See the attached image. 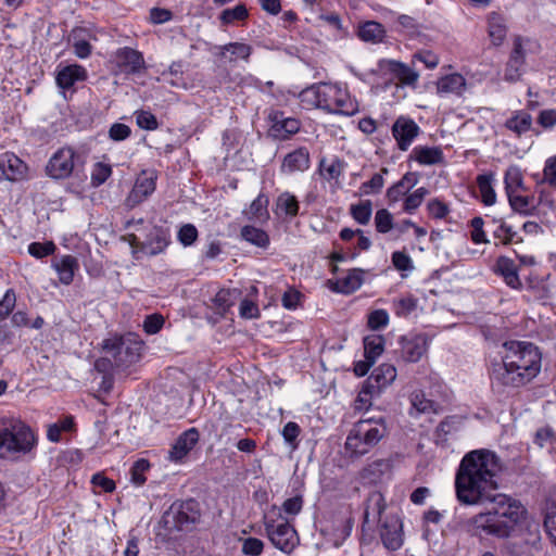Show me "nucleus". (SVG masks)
Here are the masks:
<instances>
[{
  "instance_id": "45",
  "label": "nucleus",
  "mask_w": 556,
  "mask_h": 556,
  "mask_svg": "<svg viewBox=\"0 0 556 556\" xmlns=\"http://www.w3.org/2000/svg\"><path fill=\"white\" fill-rule=\"evenodd\" d=\"M375 226L378 232L387 233L393 228V216L386 210L381 208L376 212Z\"/></svg>"
},
{
  "instance_id": "47",
  "label": "nucleus",
  "mask_w": 556,
  "mask_h": 556,
  "mask_svg": "<svg viewBox=\"0 0 556 556\" xmlns=\"http://www.w3.org/2000/svg\"><path fill=\"white\" fill-rule=\"evenodd\" d=\"M150 468V463L147 459H138L134 463L130 469L131 482L138 486L146 482L144 472Z\"/></svg>"
},
{
  "instance_id": "38",
  "label": "nucleus",
  "mask_w": 556,
  "mask_h": 556,
  "mask_svg": "<svg viewBox=\"0 0 556 556\" xmlns=\"http://www.w3.org/2000/svg\"><path fill=\"white\" fill-rule=\"evenodd\" d=\"M383 174H388L386 167L381 168L380 173H376L370 180L363 182L359 187L361 194L369 195L379 193L384 185Z\"/></svg>"
},
{
  "instance_id": "37",
  "label": "nucleus",
  "mask_w": 556,
  "mask_h": 556,
  "mask_svg": "<svg viewBox=\"0 0 556 556\" xmlns=\"http://www.w3.org/2000/svg\"><path fill=\"white\" fill-rule=\"evenodd\" d=\"M383 28L377 22H366L359 27L358 36L364 41H379L383 37Z\"/></svg>"
},
{
  "instance_id": "19",
  "label": "nucleus",
  "mask_w": 556,
  "mask_h": 556,
  "mask_svg": "<svg viewBox=\"0 0 556 556\" xmlns=\"http://www.w3.org/2000/svg\"><path fill=\"white\" fill-rule=\"evenodd\" d=\"M199 431L195 428H191L181 433L173 445L169 457L172 460H181L198 443Z\"/></svg>"
},
{
  "instance_id": "61",
  "label": "nucleus",
  "mask_w": 556,
  "mask_h": 556,
  "mask_svg": "<svg viewBox=\"0 0 556 556\" xmlns=\"http://www.w3.org/2000/svg\"><path fill=\"white\" fill-rule=\"evenodd\" d=\"M470 225L472 227V231H471V240L479 244V243H486L488 242V239L485 237V233L483 231V225H484V220L482 217H473L470 222Z\"/></svg>"
},
{
  "instance_id": "53",
  "label": "nucleus",
  "mask_w": 556,
  "mask_h": 556,
  "mask_svg": "<svg viewBox=\"0 0 556 556\" xmlns=\"http://www.w3.org/2000/svg\"><path fill=\"white\" fill-rule=\"evenodd\" d=\"M177 237L184 247H190L198 239V229L192 224H185L180 227Z\"/></svg>"
},
{
  "instance_id": "28",
  "label": "nucleus",
  "mask_w": 556,
  "mask_h": 556,
  "mask_svg": "<svg viewBox=\"0 0 556 556\" xmlns=\"http://www.w3.org/2000/svg\"><path fill=\"white\" fill-rule=\"evenodd\" d=\"M364 270L354 268L348 275L337 280V291L345 294L353 293L361 288L363 283Z\"/></svg>"
},
{
  "instance_id": "62",
  "label": "nucleus",
  "mask_w": 556,
  "mask_h": 556,
  "mask_svg": "<svg viewBox=\"0 0 556 556\" xmlns=\"http://www.w3.org/2000/svg\"><path fill=\"white\" fill-rule=\"evenodd\" d=\"M137 124L140 128L147 130H154L157 128L156 117L147 111H140L136 113Z\"/></svg>"
},
{
  "instance_id": "4",
  "label": "nucleus",
  "mask_w": 556,
  "mask_h": 556,
  "mask_svg": "<svg viewBox=\"0 0 556 556\" xmlns=\"http://www.w3.org/2000/svg\"><path fill=\"white\" fill-rule=\"evenodd\" d=\"M37 444L34 431L17 419L0 420V458H17Z\"/></svg>"
},
{
  "instance_id": "13",
  "label": "nucleus",
  "mask_w": 556,
  "mask_h": 556,
  "mask_svg": "<svg viewBox=\"0 0 556 556\" xmlns=\"http://www.w3.org/2000/svg\"><path fill=\"white\" fill-rule=\"evenodd\" d=\"M154 173L142 172L136 179L135 186L127 197V205L134 207L144 201L155 190Z\"/></svg>"
},
{
  "instance_id": "58",
  "label": "nucleus",
  "mask_w": 556,
  "mask_h": 556,
  "mask_svg": "<svg viewBox=\"0 0 556 556\" xmlns=\"http://www.w3.org/2000/svg\"><path fill=\"white\" fill-rule=\"evenodd\" d=\"M300 129V122L296 118L287 117L282 124H280L279 128L275 131L276 136L281 137L282 139L288 138L291 135H294Z\"/></svg>"
},
{
  "instance_id": "21",
  "label": "nucleus",
  "mask_w": 556,
  "mask_h": 556,
  "mask_svg": "<svg viewBox=\"0 0 556 556\" xmlns=\"http://www.w3.org/2000/svg\"><path fill=\"white\" fill-rule=\"evenodd\" d=\"M381 68L392 74L402 85L415 86L418 80V73L404 63L394 60L384 61Z\"/></svg>"
},
{
  "instance_id": "50",
  "label": "nucleus",
  "mask_w": 556,
  "mask_h": 556,
  "mask_svg": "<svg viewBox=\"0 0 556 556\" xmlns=\"http://www.w3.org/2000/svg\"><path fill=\"white\" fill-rule=\"evenodd\" d=\"M54 251L55 244L52 241H46L43 243L33 242L28 245V253L36 258H42L51 255Z\"/></svg>"
},
{
  "instance_id": "56",
  "label": "nucleus",
  "mask_w": 556,
  "mask_h": 556,
  "mask_svg": "<svg viewBox=\"0 0 556 556\" xmlns=\"http://www.w3.org/2000/svg\"><path fill=\"white\" fill-rule=\"evenodd\" d=\"M16 303V295L13 289H8L0 301V320H3L13 311Z\"/></svg>"
},
{
  "instance_id": "59",
  "label": "nucleus",
  "mask_w": 556,
  "mask_h": 556,
  "mask_svg": "<svg viewBox=\"0 0 556 556\" xmlns=\"http://www.w3.org/2000/svg\"><path fill=\"white\" fill-rule=\"evenodd\" d=\"M392 264L400 271L412 270L414 268L410 256L403 251L392 253Z\"/></svg>"
},
{
  "instance_id": "17",
  "label": "nucleus",
  "mask_w": 556,
  "mask_h": 556,
  "mask_svg": "<svg viewBox=\"0 0 556 556\" xmlns=\"http://www.w3.org/2000/svg\"><path fill=\"white\" fill-rule=\"evenodd\" d=\"M311 159L306 148L301 147L288 153L282 161L281 172L292 174L294 172H305L309 168Z\"/></svg>"
},
{
  "instance_id": "18",
  "label": "nucleus",
  "mask_w": 556,
  "mask_h": 556,
  "mask_svg": "<svg viewBox=\"0 0 556 556\" xmlns=\"http://www.w3.org/2000/svg\"><path fill=\"white\" fill-rule=\"evenodd\" d=\"M384 509L386 500L383 495L378 491L369 493L365 502L363 527H370V523L380 521Z\"/></svg>"
},
{
  "instance_id": "8",
  "label": "nucleus",
  "mask_w": 556,
  "mask_h": 556,
  "mask_svg": "<svg viewBox=\"0 0 556 556\" xmlns=\"http://www.w3.org/2000/svg\"><path fill=\"white\" fill-rule=\"evenodd\" d=\"M78 161L79 156L72 147H62L49 159L46 175L55 180L66 179L73 174Z\"/></svg>"
},
{
  "instance_id": "34",
  "label": "nucleus",
  "mask_w": 556,
  "mask_h": 556,
  "mask_svg": "<svg viewBox=\"0 0 556 556\" xmlns=\"http://www.w3.org/2000/svg\"><path fill=\"white\" fill-rule=\"evenodd\" d=\"M241 237L247 242L254 244L258 248H267L269 244L268 235L260 228L247 225L241 229Z\"/></svg>"
},
{
  "instance_id": "29",
  "label": "nucleus",
  "mask_w": 556,
  "mask_h": 556,
  "mask_svg": "<svg viewBox=\"0 0 556 556\" xmlns=\"http://www.w3.org/2000/svg\"><path fill=\"white\" fill-rule=\"evenodd\" d=\"M219 54L228 58L229 62H236L239 59L248 61L252 53V47L242 42H230L219 47Z\"/></svg>"
},
{
  "instance_id": "60",
  "label": "nucleus",
  "mask_w": 556,
  "mask_h": 556,
  "mask_svg": "<svg viewBox=\"0 0 556 556\" xmlns=\"http://www.w3.org/2000/svg\"><path fill=\"white\" fill-rule=\"evenodd\" d=\"M263 548V541L256 538H248L242 543V553L248 556H260Z\"/></svg>"
},
{
  "instance_id": "41",
  "label": "nucleus",
  "mask_w": 556,
  "mask_h": 556,
  "mask_svg": "<svg viewBox=\"0 0 556 556\" xmlns=\"http://www.w3.org/2000/svg\"><path fill=\"white\" fill-rule=\"evenodd\" d=\"M544 527L556 543V495L552 496L547 503Z\"/></svg>"
},
{
  "instance_id": "14",
  "label": "nucleus",
  "mask_w": 556,
  "mask_h": 556,
  "mask_svg": "<svg viewBox=\"0 0 556 556\" xmlns=\"http://www.w3.org/2000/svg\"><path fill=\"white\" fill-rule=\"evenodd\" d=\"M380 536L383 545L390 551L399 549L403 544L402 523L395 516H388L381 523Z\"/></svg>"
},
{
  "instance_id": "20",
  "label": "nucleus",
  "mask_w": 556,
  "mask_h": 556,
  "mask_svg": "<svg viewBox=\"0 0 556 556\" xmlns=\"http://www.w3.org/2000/svg\"><path fill=\"white\" fill-rule=\"evenodd\" d=\"M0 169L9 180H17L25 176L27 165L14 153L5 152L0 155Z\"/></svg>"
},
{
  "instance_id": "33",
  "label": "nucleus",
  "mask_w": 556,
  "mask_h": 556,
  "mask_svg": "<svg viewBox=\"0 0 556 556\" xmlns=\"http://www.w3.org/2000/svg\"><path fill=\"white\" fill-rule=\"evenodd\" d=\"M338 93L339 96L342 94V88L340 86L320 84V91L317 92L318 98H320V109L329 113Z\"/></svg>"
},
{
  "instance_id": "39",
  "label": "nucleus",
  "mask_w": 556,
  "mask_h": 556,
  "mask_svg": "<svg viewBox=\"0 0 556 556\" xmlns=\"http://www.w3.org/2000/svg\"><path fill=\"white\" fill-rule=\"evenodd\" d=\"M350 213L358 224L367 225L372 214V204L369 200L362 201L351 205Z\"/></svg>"
},
{
  "instance_id": "22",
  "label": "nucleus",
  "mask_w": 556,
  "mask_h": 556,
  "mask_svg": "<svg viewBox=\"0 0 556 556\" xmlns=\"http://www.w3.org/2000/svg\"><path fill=\"white\" fill-rule=\"evenodd\" d=\"M87 78V71L84 66L72 64L58 71L56 85L62 89H70L77 81H84Z\"/></svg>"
},
{
  "instance_id": "5",
  "label": "nucleus",
  "mask_w": 556,
  "mask_h": 556,
  "mask_svg": "<svg viewBox=\"0 0 556 556\" xmlns=\"http://www.w3.org/2000/svg\"><path fill=\"white\" fill-rule=\"evenodd\" d=\"M142 343L131 334L104 340L103 352L113 358L116 369H125L141 356Z\"/></svg>"
},
{
  "instance_id": "25",
  "label": "nucleus",
  "mask_w": 556,
  "mask_h": 556,
  "mask_svg": "<svg viewBox=\"0 0 556 556\" xmlns=\"http://www.w3.org/2000/svg\"><path fill=\"white\" fill-rule=\"evenodd\" d=\"M345 168V163L339 157L327 160L323 157L319 162L318 173L327 181H337Z\"/></svg>"
},
{
  "instance_id": "15",
  "label": "nucleus",
  "mask_w": 556,
  "mask_h": 556,
  "mask_svg": "<svg viewBox=\"0 0 556 556\" xmlns=\"http://www.w3.org/2000/svg\"><path fill=\"white\" fill-rule=\"evenodd\" d=\"M525 58L526 53L522 46V38L518 36L514 39V48L506 64L504 74L505 80L514 83L520 78Z\"/></svg>"
},
{
  "instance_id": "30",
  "label": "nucleus",
  "mask_w": 556,
  "mask_h": 556,
  "mask_svg": "<svg viewBox=\"0 0 556 556\" xmlns=\"http://www.w3.org/2000/svg\"><path fill=\"white\" fill-rule=\"evenodd\" d=\"M63 285H70L73 281L75 269L78 267L77 260L72 255H64L59 262L53 264Z\"/></svg>"
},
{
  "instance_id": "64",
  "label": "nucleus",
  "mask_w": 556,
  "mask_h": 556,
  "mask_svg": "<svg viewBox=\"0 0 556 556\" xmlns=\"http://www.w3.org/2000/svg\"><path fill=\"white\" fill-rule=\"evenodd\" d=\"M543 174L544 181L551 187H556V155L546 160Z\"/></svg>"
},
{
  "instance_id": "52",
  "label": "nucleus",
  "mask_w": 556,
  "mask_h": 556,
  "mask_svg": "<svg viewBox=\"0 0 556 556\" xmlns=\"http://www.w3.org/2000/svg\"><path fill=\"white\" fill-rule=\"evenodd\" d=\"M248 16L245 5L238 4L232 9H226L222 12L220 20L225 24H230L233 21H242Z\"/></svg>"
},
{
  "instance_id": "63",
  "label": "nucleus",
  "mask_w": 556,
  "mask_h": 556,
  "mask_svg": "<svg viewBox=\"0 0 556 556\" xmlns=\"http://www.w3.org/2000/svg\"><path fill=\"white\" fill-rule=\"evenodd\" d=\"M164 318L161 315L153 314L146 317L143 329L149 334L157 333L163 327Z\"/></svg>"
},
{
  "instance_id": "54",
  "label": "nucleus",
  "mask_w": 556,
  "mask_h": 556,
  "mask_svg": "<svg viewBox=\"0 0 556 556\" xmlns=\"http://www.w3.org/2000/svg\"><path fill=\"white\" fill-rule=\"evenodd\" d=\"M493 222L497 223L495 219H493ZM493 233L494 237L500 239L505 245L509 244L516 235L513 228L508 226L503 219L498 220V226L494 229Z\"/></svg>"
},
{
  "instance_id": "16",
  "label": "nucleus",
  "mask_w": 556,
  "mask_h": 556,
  "mask_svg": "<svg viewBox=\"0 0 556 556\" xmlns=\"http://www.w3.org/2000/svg\"><path fill=\"white\" fill-rule=\"evenodd\" d=\"M494 273L501 276L505 283L516 290L522 288L515 262L507 256H500L494 266Z\"/></svg>"
},
{
  "instance_id": "26",
  "label": "nucleus",
  "mask_w": 556,
  "mask_h": 556,
  "mask_svg": "<svg viewBox=\"0 0 556 556\" xmlns=\"http://www.w3.org/2000/svg\"><path fill=\"white\" fill-rule=\"evenodd\" d=\"M412 157L420 165L441 164L444 160L443 152L439 147H416L413 149Z\"/></svg>"
},
{
  "instance_id": "31",
  "label": "nucleus",
  "mask_w": 556,
  "mask_h": 556,
  "mask_svg": "<svg viewBox=\"0 0 556 556\" xmlns=\"http://www.w3.org/2000/svg\"><path fill=\"white\" fill-rule=\"evenodd\" d=\"M333 103L334 104L329 113L353 115L358 111L357 102L352 100L344 89H342V94H337Z\"/></svg>"
},
{
  "instance_id": "2",
  "label": "nucleus",
  "mask_w": 556,
  "mask_h": 556,
  "mask_svg": "<svg viewBox=\"0 0 556 556\" xmlns=\"http://www.w3.org/2000/svg\"><path fill=\"white\" fill-rule=\"evenodd\" d=\"M502 362L491 369L494 383L504 387H521L534 379L541 370V353L533 343L506 341L503 344Z\"/></svg>"
},
{
  "instance_id": "51",
  "label": "nucleus",
  "mask_w": 556,
  "mask_h": 556,
  "mask_svg": "<svg viewBox=\"0 0 556 556\" xmlns=\"http://www.w3.org/2000/svg\"><path fill=\"white\" fill-rule=\"evenodd\" d=\"M112 174V168L109 164L97 163L91 173V184L99 187L104 184Z\"/></svg>"
},
{
  "instance_id": "3",
  "label": "nucleus",
  "mask_w": 556,
  "mask_h": 556,
  "mask_svg": "<svg viewBox=\"0 0 556 556\" xmlns=\"http://www.w3.org/2000/svg\"><path fill=\"white\" fill-rule=\"evenodd\" d=\"M388 434V427L383 418H367L356 421L344 443V451L349 458L357 459L368 454Z\"/></svg>"
},
{
  "instance_id": "27",
  "label": "nucleus",
  "mask_w": 556,
  "mask_h": 556,
  "mask_svg": "<svg viewBox=\"0 0 556 556\" xmlns=\"http://www.w3.org/2000/svg\"><path fill=\"white\" fill-rule=\"evenodd\" d=\"M488 34L493 46H501L507 35V27L504 18L497 14L492 13L488 21Z\"/></svg>"
},
{
  "instance_id": "10",
  "label": "nucleus",
  "mask_w": 556,
  "mask_h": 556,
  "mask_svg": "<svg viewBox=\"0 0 556 556\" xmlns=\"http://www.w3.org/2000/svg\"><path fill=\"white\" fill-rule=\"evenodd\" d=\"M114 62L124 74H137L146 67L142 53L129 47L117 49L114 53Z\"/></svg>"
},
{
  "instance_id": "1",
  "label": "nucleus",
  "mask_w": 556,
  "mask_h": 556,
  "mask_svg": "<svg viewBox=\"0 0 556 556\" xmlns=\"http://www.w3.org/2000/svg\"><path fill=\"white\" fill-rule=\"evenodd\" d=\"M502 471L500 457L490 450H473L465 454L455 475V494L463 505L478 506L489 503L485 511L469 520L476 533L507 538L526 517L520 502L498 489L497 477Z\"/></svg>"
},
{
  "instance_id": "40",
  "label": "nucleus",
  "mask_w": 556,
  "mask_h": 556,
  "mask_svg": "<svg viewBox=\"0 0 556 556\" xmlns=\"http://www.w3.org/2000/svg\"><path fill=\"white\" fill-rule=\"evenodd\" d=\"M532 124V117L528 113H520L506 122V127L518 135L527 132Z\"/></svg>"
},
{
  "instance_id": "7",
  "label": "nucleus",
  "mask_w": 556,
  "mask_h": 556,
  "mask_svg": "<svg viewBox=\"0 0 556 556\" xmlns=\"http://www.w3.org/2000/svg\"><path fill=\"white\" fill-rule=\"evenodd\" d=\"M280 519L264 518L266 535L276 548L290 554L299 545L300 539L293 525L281 515Z\"/></svg>"
},
{
  "instance_id": "36",
  "label": "nucleus",
  "mask_w": 556,
  "mask_h": 556,
  "mask_svg": "<svg viewBox=\"0 0 556 556\" xmlns=\"http://www.w3.org/2000/svg\"><path fill=\"white\" fill-rule=\"evenodd\" d=\"M492 175H479L477 177V185L481 193L482 202L485 205H493L496 201V194L492 186Z\"/></svg>"
},
{
  "instance_id": "42",
  "label": "nucleus",
  "mask_w": 556,
  "mask_h": 556,
  "mask_svg": "<svg viewBox=\"0 0 556 556\" xmlns=\"http://www.w3.org/2000/svg\"><path fill=\"white\" fill-rule=\"evenodd\" d=\"M507 197L509 204L515 212L523 215L531 214V201L529 197L521 194V192L508 194Z\"/></svg>"
},
{
  "instance_id": "12",
  "label": "nucleus",
  "mask_w": 556,
  "mask_h": 556,
  "mask_svg": "<svg viewBox=\"0 0 556 556\" xmlns=\"http://www.w3.org/2000/svg\"><path fill=\"white\" fill-rule=\"evenodd\" d=\"M396 378V369L391 364H381L367 379L364 386L365 393H380L390 386Z\"/></svg>"
},
{
  "instance_id": "46",
  "label": "nucleus",
  "mask_w": 556,
  "mask_h": 556,
  "mask_svg": "<svg viewBox=\"0 0 556 556\" xmlns=\"http://www.w3.org/2000/svg\"><path fill=\"white\" fill-rule=\"evenodd\" d=\"M428 193L429 191L425 187L416 189L405 199L404 211L407 213H413L416 208H418L421 205L425 197Z\"/></svg>"
},
{
  "instance_id": "23",
  "label": "nucleus",
  "mask_w": 556,
  "mask_h": 556,
  "mask_svg": "<svg viewBox=\"0 0 556 556\" xmlns=\"http://www.w3.org/2000/svg\"><path fill=\"white\" fill-rule=\"evenodd\" d=\"M466 89V79L460 74H450L439 79L437 92L439 94L454 93L460 96Z\"/></svg>"
},
{
  "instance_id": "44",
  "label": "nucleus",
  "mask_w": 556,
  "mask_h": 556,
  "mask_svg": "<svg viewBox=\"0 0 556 556\" xmlns=\"http://www.w3.org/2000/svg\"><path fill=\"white\" fill-rule=\"evenodd\" d=\"M412 406L418 413H429L434 410V402L427 399L422 391H415L410 395Z\"/></svg>"
},
{
  "instance_id": "32",
  "label": "nucleus",
  "mask_w": 556,
  "mask_h": 556,
  "mask_svg": "<svg viewBox=\"0 0 556 556\" xmlns=\"http://www.w3.org/2000/svg\"><path fill=\"white\" fill-rule=\"evenodd\" d=\"M504 182L507 195L525 190L522 173L517 166L508 167L505 173Z\"/></svg>"
},
{
  "instance_id": "55",
  "label": "nucleus",
  "mask_w": 556,
  "mask_h": 556,
  "mask_svg": "<svg viewBox=\"0 0 556 556\" xmlns=\"http://www.w3.org/2000/svg\"><path fill=\"white\" fill-rule=\"evenodd\" d=\"M303 496L295 495L293 497L287 498L281 505V511H283L288 516H296L301 513L303 508Z\"/></svg>"
},
{
  "instance_id": "49",
  "label": "nucleus",
  "mask_w": 556,
  "mask_h": 556,
  "mask_svg": "<svg viewBox=\"0 0 556 556\" xmlns=\"http://www.w3.org/2000/svg\"><path fill=\"white\" fill-rule=\"evenodd\" d=\"M268 199L260 194L250 205V218L262 219L268 216L267 212Z\"/></svg>"
},
{
  "instance_id": "9",
  "label": "nucleus",
  "mask_w": 556,
  "mask_h": 556,
  "mask_svg": "<svg viewBox=\"0 0 556 556\" xmlns=\"http://www.w3.org/2000/svg\"><path fill=\"white\" fill-rule=\"evenodd\" d=\"M401 357L404 362H418L428 349V339L424 333H408L400 340Z\"/></svg>"
},
{
  "instance_id": "11",
  "label": "nucleus",
  "mask_w": 556,
  "mask_h": 556,
  "mask_svg": "<svg viewBox=\"0 0 556 556\" xmlns=\"http://www.w3.org/2000/svg\"><path fill=\"white\" fill-rule=\"evenodd\" d=\"M419 126L408 117L400 116L393 123L392 135L401 151H406L419 135Z\"/></svg>"
},
{
  "instance_id": "24",
  "label": "nucleus",
  "mask_w": 556,
  "mask_h": 556,
  "mask_svg": "<svg viewBox=\"0 0 556 556\" xmlns=\"http://www.w3.org/2000/svg\"><path fill=\"white\" fill-rule=\"evenodd\" d=\"M169 243L168 232L162 228H153L150 232L147 242L143 244V250L150 255L162 253Z\"/></svg>"
},
{
  "instance_id": "48",
  "label": "nucleus",
  "mask_w": 556,
  "mask_h": 556,
  "mask_svg": "<svg viewBox=\"0 0 556 556\" xmlns=\"http://www.w3.org/2000/svg\"><path fill=\"white\" fill-rule=\"evenodd\" d=\"M320 91V85L311 86L305 88L300 92L301 102L307 108H317L320 109V98H318L317 92Z\"/></svg>"
},
{
  "instance_id": "6",
  "label": "nucleus",
  "mask_w": 556,
  "mask_h": 556,
  "mask_svg": "<svg viewBox=\"0 0 556 556\" xmlns=\"http://www.w3.org/2000/svg\"><path fill=\"white\" fill-rule=\"evenodd\" d=\"M200 517L199 503L194 500H187L173 503L164 514L163 522L168 529L188 531L200 520Z\"/></svg>"
},
{
  "instance_id": "43",
  "label": "nucleus",
  "mask_w": 556,
  "mask_h": 556,
  "mask_svg": "<svg viewBox=\"0 0 556 556\" xmlns=\"http://www.w3.org/2000/svg\"><path fill=\"white\" fill-rule=\"evenodd\" d=\"M277 205L287 215L295 216L299 213V202L296 198L289 192H283L278 197Z\"/></svg>"
},
{
  "instance_id": "35",
  "label": "nucleus",
  "mask_w": 556,
  "mask_h": 556,
  "mask_svg": "<svg viewBox=\"0 0 556 556\" xmlns=\"http://www.w3.org/2000/svg\"><path fill=\"white\" fill-rule=\"evenodd\" d=\"M384 340L381 336L371 334L364 338L365 358L375 362L383 352Z\"/></svg>"
},
{
  "instance_id": "57",
  "label": "nucleus",
  "mask_w": 556,
  "mask_h": 556,
  "mask_svg": "<svg viewBox=\"0 0 556 556\" xmlns=\"http://www.w3.org/2000/svg\"><path fill=\"white\" fill-rule=\"evenodd\" d=\"M389 323V314L384 309H376L368 316V327L378 330L386 327Z\"/></svg>"
}]
</instances>
